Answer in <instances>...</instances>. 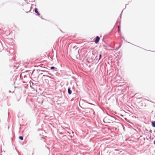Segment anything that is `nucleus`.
<instances>
[{"label": "nucleus", "instance_id": "2eb2a0df", "mask_svg": "<svg viewBox=\"0 0 155 155\" xmlns=\"http://www.w3.org/2000/svg\"><path fill=\"white\" fill-rule=\"evenodd\" d=\"M120 46H119V48H120Z\"/></svg>", "mask_w": 155, "mask_h": 155}, {"label": "nucleus", "instance_id": "6e6552de", "mask_svg": "<svg viewBox=\"0 0 155 155\" xmlns=\"http://www.w3.org/2000/svg\"><path fill=\"white\" fill-rule=\"evenodd\" d=\"M55 67L54 66H52L50 68L51 70H53L55 68Z\"/></svg>", "mask_w": 155, "mask_h": 155}, {"label": "nucleus", "instance_id": "20e7f679", "mask_svg": "<svg viewBox=\"0 0 155 155\" xmlns=\"http://www.w3.org/2000/svg\"><path fill=\"white\" fill-rule=\"evenodd\" d=\"M68 133L71 134V135H70L71 137L74 136V132L72 130H70L69 132H68Z\"/></svg>", "mask_w": 155, "mask_h": 155}, {"label": "nucleus", "instance_id": "f8f14e48", "mask_svg": "<svg viewBox=\"0 0 155 155\" xmlns=\"http://www.w3.org/2000/svg\"><path fill=\"white\" fill-rule=\"evenodd\" d=\"M47 76L48 77H49L50 78H51V77L50 76H48L47 75Z\"/></svg>", "mask_w": 155, "mask_h": 155}, {"label": "nucleus", "instance_id": "9d476101", "mask_svg": "<svg viewBox=\"0 0 155 155\" xmlns=\"http://www.w3.org/2000/svg\"><path fill=\"white\" fill-rule=\"evenodd\" d=\"M120 31V26H118V31L119 32Z\"/></svg>", "mask_w": 155, "mask_h": 155}, {"label": "nucleus", "instance_id": "39448f33", "mask_svg": "<svg viewBox=\"0 0 155 155\" xmlns=\"http://www.w3.org/2000/svg\"><path fill=\"white\" fill-rule=\"evenodd\" d=\"M68 93L69 94H71L72 93V91L71 90L70 88L68 89Z\"/></svg>", "mask_w": 155, "mask_h": 155}, {"label": "nucleus", "instance_id": "0eeeda50", "mask_svg": "<svg viewBox=\"0 0 155 155\" xmlns=\"http://www.w3.org/2000/svg\"><path fill=\"white\" fill-rule=\"evenodd\" d=\"M19 139L21 140H23V137L22 136H20L19 137Z\"/></svg>", "mask_w": 155, "mask_h": 155}, {"label": "nucleus", "instance_id": "f03ea898", "mask_svg": "<svg viewBox=\"0 0 155 155\" xmlns=\"http://www.w3.org/2000/svg\"><path fill=\"white\" fill-rule=\"evenodd\" d=\"M35 13H37V15L38 16H39L40 15V14L39 12L38 11V9L37 8H35Z\"/></svg>", "mask_w": 155, "mask_h": 155}, {"label": "nucleus", "instance_id": "4468645a", "mask_svg": "<svg viewBox=\"0 0 155 155\" xmlns=\"http://www.w3.org/2000/svg\"><path fill=\"white\" fill-rule=\"evenodd\" d=\"M9 92H11V91H9Z\"/></svg>", "mask_w": 155, "mask_h": 155}, {"label": "nucleus", "instance_id": "423d86ee", "mask_svg": "<svg viewBox=\"0 0 155 155\" xmlns=\"http://www.w3.org/2000/svg\"><path fill=\"white\" fill-rule=\"evenodd\" d=\"M152 125L153 127H155V121H152Z\"/></svg>", "mask_w": 155, "mask_h": 155}, {"label": "nucleus", "instance_id": "1a4fd4ad", "mask_svg": "<svg viewBox=\"0 0 155 155\" xmlns=\"http://www.w3.org/2000/svg\"><path fill=\"white\" fill-rule=\"evenodd\" d=\"M101 57H102V55L101 54H100V55H99V59L98 60V61H99V60H100L101 59Z\"/></svg>", "mask_w": 155, "mask_h": 155}, {"label": "nucleus", "instance_id": "7ed1b4c3", "mask_svg": "<svg viewBox=\"0 0 155 155\" xmlns=\"http://www.w3.org/2000/svg\"><path fill=\"white\" fill-rule=\"evenodd\" d=\"M108 118V117H104L103 119V121L105 123H107L108 122V121L107 120V119Z\"/></svg>", "mask_w": 155, "mask_h": 155}, {"label": "nucleus", "instance_id": "f3484780", "mask_svg": "<svg viewBox=\"0 0 155 155\" xmlns=\"http://www.w3.org/2000/svg\"><path fill=\"white\" fill-rule=\"evenodd\" d=\"M120 18H121V15L120 16Z\"/></svg>", "mask_w": 155, "mask_h": 155}, {"label": "nucleus", "instance_id": "ddd939ff", "mask_svg": "<svg viewBox=\"0 0 155 155\" xmlns=\"http://www.w3.org/2000/svg\"><path fill=\"white\" fill-rule=\"evenodd\" d=\"M97 58V56H96V58Z\"/></svg>", "mask_w": 155, "mask_h": 155}, {"label": "nucleus", "instance_id": "f257e3e1", "mask_svg": "<svg viewBox=\"0 0 155 155\" xmlns=\"http://www.w3.org/2000/svg\"><path fill=\"white\" fill-rule=\"evenodd\" d=\"M100 40V38L98 36H97L96 37L94 42L96 44H97L99 41Z\"/></svg>", "mask_w": 155, "mask_h": 155}, {"label": "nucleus", "instance_id": "dca6fc26", "mask_svg": "<svg viewBox=\"0 0 155 155\" xmlns=\"http://www.w3.org/2000/svg\"><path fill=\"white\" fill-rule=\"evenodd\" d=\"M73 99H72L71 100V101H73Z\"/></svg>", "mask_w": 155, "mask_h": 155}, {"label": "nucleus", "instance_id": "9b49d317", "mask_svg": "<svg viewBox=\"0 0 155 155\" xmlns=\"http://www.w3.org/2000/svg\"><path fill=\"white\" fill-rule=\"evenodd\" d=\"M87 102V103H88V104H92V103H88V102Z\"/></svg>", "mask_w": 155, "mask_h": 155}]
</instances>
